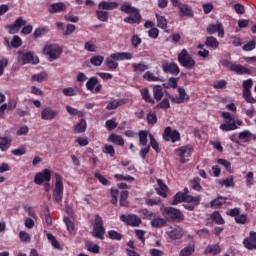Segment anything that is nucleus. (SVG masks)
I'll return each instance as SVG.
<instances>
[{
	"instance_id": "f257e3e1",
	"label": "nucleus",
	"mask_w": 256,
	"mask_h": 256,
	"mask_svg": "<svg viewBox=\"0 0 256 256\" xmlns=\"http://www.w3.org/2000/svg\"><path fill=\"white\" fill-rule=\"evenodd\" d=\"M120 11L122 13H126V15H130L124 18V23H128V25H139L141 23V10L139 8L133 6L131 2H124L121 7Z\"/></svg>"
},
{
	"instance_id": "f03ea898",
	"label": "nucleus",
	"mask_w": 256,
	"mask_h": 256,
	"mask_svg": "<svg viewBox=\"0 0 256 256\" xmlns=\"http://www.w3.org/2000/svg\"><path fill=\"white\" fill-rule=\"evenodd\" d=\"M21 27H23L22 30ZM5 29H7L9 35H15L19 31H21L22 35L33 33V25H27V20L23 19V16L18 17L13 24L6 25Z\"/></svg>"
},
{
	"instance_id": "7ed1b4c3",
	"label": "nucleus",
	"mask_w": 256,
	"mask_h": 256,
	"mask_svg": "<svg viewBox=\"0 0 256 256\" xmlns=\"http://www.w3.org/2000/svg\"><path fill=\"white\" fill-rule=\"evenodd\" d=\"M131 59H133V54L130 52H116L105 59V65L109 71H115L119 67L117 61H131Z\"/></svg>"
},
{
	"instance_id": "20e7f679",
	"label": "nucleus",
	"mask_w": 256,
	"mask_h": 256,
	"mask_svg": "<svg viewBox=\"0 0 256 256\" xmlns=\"http://www.w3.org/2000/svg\"><path fill=\"white\" fill-rule=\"evenodd\" d=\"M222 117L225 119V123L220 125L221 131H235L236 129H239L237 125H243V121L235 120V117L229 112H222Z\"/></svg>"
},
{
	"instance_id": "39448f33",
	"label": "nucleus",
	"mask_w": 256,
	"mask_h": 256,
	"mask_svg": "<svg viewBox=\"0 0 256 256\" xmlns=\"http://www.w3.org/2000/svg\"><path fill=\"white\" fill-rule=\"evenodd\" d=\"M18 54V63L20 65H37L39 63V57L35 56V53L32 51L25 52L23 50H19Z\"/></svg>"
},
{
	"instance_id": "423d86ee",
	"label": "nucleus",
	"mask_w": 256,
	"mask_h": 256,
	"mask_svg": "<svg viewBox=\"0 0 256 256\" xmlns=\"http://www.w3.org/2000/svg\"><path fill=\"white\" fill-rule=\"evenodd\" d=\"M173 7H178V14L179 17H189L190 19H193L195 17V12L193 11V8L189 6L188 4L181 3L179 0H170Z\"/></svg>"
},
{
	"instance_id": "0eeeda50",
	"label": "nucleus",
	"mask_w": 256,
	"mask_h": 256,
	"mask_svg": "<svg viewBox=\"0 0 256 256\" xmlns=\"http://www.w3.org/2000/svg\"><path fill=\"white\" fill-rule=\"evenodd\" d=\"M221 65L223 67H227L229 71H233V73H236L237 75H251V69L241 65V64H233L229 60L224 59L221 60Z\"/></svg>"
},
{
	"instance_id": "6e6552de",
	"label": "nucleus",
	"mask_w": 256,
	"mask_h": 256,
	"mask_svg": "<svg viewBox=\"0 0 256 256\" xmlns=\"http://www.w3.org/2000/svg\"><path fill=\"white\" fill-rule=\"evenodd\" d=\"M178 63H180L181 67H184L185 69H193L195 67V60L189 54L187 49H183L181 53L178 54Z\"/></svg>"
},
{
	"instance_id": "1a4fd4ad",
	"label": "nucleus",
	"mask_w": 256,
	"mask_h": 256,
	"mask_svg": "<svg viewBox=\"0 0 256 256\" xmlns=\"http://www.w3.org/2000/svg\"><path fill=\"white\" fill-rule=\"evenodd\" d=\"M43 53L44 55L49 56V61H55V59H59V57H61L63 49H61L57 44H49L44 47Z\"/></svg>"
},
{
	"instance_id": "9d476101",
	"label": "nucleus",
	"mask_w": 256,
	"mask_h": 256,
	"mask_svg": "<svg viewBox=\"0 0 256 256\" xmlns=\"http://www.w3.org/2000/svg\"><path fill=\"white\" fill-rule=\"evenodd\" d=\"M243 87V99H245L246 103H250L251 105H254L256 103V99L251 96V88L253 87V79L249 78L247 80H244L242 83Z\"/></svg>"
},
{
	"instance_id": "9b49d317",
	"label": "nucleus",
	"mask_w": 256,
	"mask_h": 256,
	"mask_svg": "<svg viewBox=\"0 0 256 256\" xmlns=\"http://www.w3.org/2000/svg\"><path fill=\"white\" fill-rule=\"evenodd\" d=\"M93 237L96 239H105V227L103 226V218L97 214L92 231Z\"/></svg>"
},
{
	"instance_id": "f8f14e48",
	"label": "nucleus",
	"mask_w": 256,
	"mask_h": 256,
	"mask_svg": "<svg viewBox=\"0 0 256 256\" xmlns=\"http://www.w3.org/2000/svg\"><path fill=\"white\" fill-rule=\"evenodd\" d=\"M163 215L166 219H171L172 221L177 222L183 221V219H185L183 212L173 207L164 208Z\"/></svg>"
},
{
	"instance_id": "ddd939ff",
	"label": "nucleus",
	"mask_w": 256,
	"mask_h": 256,
	"mask_svg": "<svg viewBox=\"0 0 256 256\" xmlns=\"http://www.w3.org/2000/svg\"><path fill=\"white\" fill-rule=\"evenodd\" d=\"M53 197L56 203H61V201H63V181L59 174H56V184Z\"/></svg>"
},
{
	"instance_id": "4468645a",
	"label": "nucleus",
	"mask_w": 256,
	"mask_h": 256,
	"mask_svg": "<svg viewBox=\"0 0 256 256\" xmlns=\"http://www.w3.org/2000/svg\"><path fill=\"white\" fill-rule=\"evenodd\" d=\"M120 221L126 223V225H129L130 227H139L142 223L141 218L135 214H122L120 216Z\"/></svg>"
},
{
	"instance_id": "2eb2a0df",
	"label": "nucleus",
	"mask_w": 256,
	"mask_h": 256,
	"mask_svg": "<svg viewBox=\"0 0 256 256\" xmlns=\"http://www.w3.org/2000/svg\"><path fill=\"white\" fill-rule=\"evenodd\" d=\"M164 141H171L172 143H177L181 141V134L177 130L171 129L170 126L166 127L163 133Z\"/></svg>"
},
{
	"instance_id": "dca6fc26",
	"label": "nucleus",
	"mask_w": 256,
	"mask_h": 256,
	"mask_svg": "<svg viewBox=\"0 0 256 256\" xmlns=\"http://www.w3.org/2000/svg\"><path fill=\"white\" fill-rule=\"evenodd\" d=\"M86 89L91 91V93H101L103 86L99 83V78L93 76L88 79L86 82Z\"/></svg>"
},
{
	"instance_id": "f3484780",
	"label": "nucleus",
	"mask_w": 256,
	"mask_h": 256,
	"mask_svg": "<svg viewBox=\"0 0 256 256\" xmlns=\"http://www.w3.org/2000/svg\"><path fill=\"white\" fill-rule=\"evenodd\" d=\"M206 31L208 35H215V33H218V37L221 39L225 37V29L223 28V24L221 22H218L217 24H209Z\"/></svg>"
},
{
	"instance_id": "a211bd4d",
	"label": "nucleus",
	"mask_w": 256,
	"mask_h": 256,
	"mask_svg": "<svg viewBox=\"0 0 256 256\" xmlns=\"http://www.w3.org/2000/svg\"><path fill=\"white\" fill-rule=\"evenodd\" d=\"M162 69L164 73H170L171 75H179V66L175 62L168 63L167 60L162 62Z\"/></svg>"
},
{
	"instance_id": "6ab92c4d",
	"label": "nucleus",
	"mask_w": 256,
	"mask_h": 256,
	"mask_svg": "<svg viewBox=\"0 0 256 256\" xmlns=\"http://www.w3.org/2000/svg\"><path fill=\"white\" fill-rule=\"evenodd\" d=\"M59 115V112L57 110H53L51 107H46L42 109L41 111V119L43 121H53L55 117Z\"/></svg>"
},
{
	"instance_id": "aec40b11",
	"label": "nucleus",
	"mask_w": 256,
	"mask_h": 256,
	"mask_svg": "<svg viewBox=\"0 0 256 256\" xmlns=\"http://www.w3.org/2000/svg\"><path fill=\"white\" fill-rule=\"evenodd\" d=\"M45 181H51V170L45 169L44 171L36 174L34 178V183L36 185H42Z\"/></svg>"
},
{
	"instance_id": "412c9836",
	"label": "nucleus",
	"mask_w": 256,
	"mask_h": 256,
	"mask_svg": "<svg viewBox=\"0 0 256 256\" xmlns=\"http://www.w3.org/2000/svg\"><path fill=\"white\" fill-rule=\"evenodd\" d=\"M193 151V146L186 145L176 149L175 155H177V157H180V159H185V157H191V155H193Z\"/></svg>"
},
{
	"instance_id": "4be33fe9",
	"label": "nucleus",
	"mask_w": 256,
	"mask_h": 256,
	"mask_svg": "<svg viewBox=\"0 0 256 256\" xmlns=\"http://www.w3.org/2000/svg\"><path fill=\"white\" fill-rule=\"evenodd\" d=\"M243 245L250 251L256 249V232H250L249 237L244 239Z\"/></svg>"
},
{
	"instance_id": "5701e85b",
	"label": "nucleus",
	"mask_w": 256,
	"mask_h": 256,
	"mask_svg": "<svg viewBox=\"0 0 256 256\" xmlns=\"http://www.w3.org/2000/svg\"><path fill=\"white\" fill-rule=\"evenodd\" d=\"M67 5L63 2H57L53 3L49 6L48 11L50 13H63V11H66Z\"/></svg>"
},
{
	"instance_id": "b1692460",
	"label": "nucleus",
	"mask_w": 256,
	"mask_h": 256,
	"mask_svg": "<svg viewBox=\"0 0 256 256\" xmlns=\"http://www.w3.org/2000/svg\"><path fill=\"white\" fill-rule=\"evenodd\" d=\"M12 142L13 138L11 136H0V151H7Z\"/></svg>"
},
{
	"instance_id": "393cba45",
	"label": "nucleus",
	"mask_w": 256,
	"mask_h": 256,
	"mask_svg": "<svg viewBox=\"0 0 256 256\" xmlns=\"http://www.w3.org/2000/svg\"><path fill=\"white\" fill-rule=\"evenodd\" d=\"M118 7L119 3L117 2L102 1L98 4V9H102L103 11H113V9H117Z\"/></svg>"
},
{
	"instance_id": "a878e982",
	"label": "nucleus",
	"mask_w": 256,
	"mask_h": 256,
	"mask_svg": "<svg viewBox=\"0 0 256 256\" xmlns=\"http://www.w3.org/2000/svg\"><path fill=\"white\" fill-rule=\"evenodd\" d=\"M158 187L155 188V191L160 197H167V191H169V188L165 183H163V180L158 179L157 180Z\"/></svg>"
},
{
	"instance_id": "bb28decb",
	"label": "nucleus",
	"mask_w": 256,
	"mask_h": 256,
	"mask_svg": "<svg viewBox=\"0 0 256 256\" xmlns=\"http://www.w3.org/2000/svg\"><path fill=\"white\" fill-rule=\"evenodd\" d=\"M125 103H127L125 99H114L107 104L106 109L107 111H114V109L121 107V105H125Z\"/></svg>"
},
{
	"instance_id": "cd10ccee",
	"label": "nucleus",
	"mask_w": 256,
	"mask_h": 256,
	"mask_svg": "<svg viewBox=\"0 0 256 256\" xmlns=\"http://www.w3.org/2000/svg\"><path fill=\"white\" fill-rule=\"evenodd\" d=\"M140 95L143 101H145V103H150V105H155V99L151 97V94L149 93V88L141 89Z\"/></svg>"
},
{
	"instance_id": "c85d7f7f",
	"label": "nucleus",
	"mask_w": 256,
	"mask_h": 256,
	"mask_svg": "<svg viewBox=\"0 0 256 256\" xmlns=\"http://www.w3.org/2000/svg\"><path fill=\"white\" fill-rule=\"evenodd\" d=\"M205 45L206 47H208V49H218L219 48V40H217V38L213 37V36H208L206 38L205 41Z\"/></svg>"
},
{
	"instance_id": "c756f323",
	"label": "nucleus",
	"mask_w": 256,
	"mask_h": 256,
	"mask_svg": "<svg viewBox=\"0 0 256 256\" xmlns=\"http://www.w3.org/2000/svg\"><path fill=\"white\" fill-rule=\"evenodd\" d=\"M205 255H219L221 253V247L218 244L209 245L204 251Z\"/></svg>"
},
{
	"instance_id": "7c9ffc66",
	"label": "nucleus",
	"mask_w": 256,
	"mask_h": 256,
	"mask_svg": "<svg viewBox=\"0 0 256 256\" xmlns=\"http://www.w3.org/2000/svg\"><path fill=\"white\" fill-rule=\"evenodd\" d=\"M75 133H85L87 131V120L82 118L75 126H74Z\"/></svg>"
},
{
	"instance_id": "2f4dec72",
	"label": "nucleus",
	"mask_w": 256,
	"mask_h": 256,
	"mask_svg": "<svg viewBox=\"0 0 256 256\" xmlns=\"http://www.w3.org/2000/svg\"><path fill=\"white\" fill-rule=\"evenodd\" d=\"M64 97H75L79 93V87H67L62 89Z\"/></svg>"
},
{
	"instance_id": "473e14b6",
	"label": "nucleus",
	"mask_w": 256,
	"mask_h": 256,
	"mask_svg": "<svg viewBox=\"0 0 256 256\" xmlns=\"http://www.w3.org/2000/svg\"><path fill=\"white\" fill-rule=\"evenodd\" d=\"M168 237H170V239H181V237H183V230L179 227L172 229L171 231L167 232Z\"/></svg>"
},
{
	"instance_id": "72a5a7b5",
	"label": "nucleus",
	"mask_w": 256,
	"mask_h": 256,
	"mask_svg": "<svg viewBox=\"0 0 256 256\" xmlns=\"http://www.w3.org/2000/svg\"><path fill=\"white\" fill-rule=\"evenodd\" d=\"M47 33H49V26L39 27L35 29L33 37H35V39H39V37H43L47 35Z\"/></svg>"
},
{
	"instance_id": "f704fd0d",
	"label": "nucleus",
	"mask_w": 256,
	"mask_h": 256,
	"mask_svg": "<svg viewBox=\"0 0 256 256\" xmlns=\"http://www.w3.org/2000/svg\"><path fill=\"white\" fill-rule=\"evenodd\" d=\"M253 137V134L249 130H244L238 134V139L244 143H249Z\"/></svg>"
},
{
	"instance_id": "c9c22d12",
	"label": "nucleus",
	"mask_w": 256,
	"mask_h": 256,
	"mask_svg": "<svg viewBox=\"0 0 256 256\" xmlns=\"http://www.w3.org/2000/svg\"><path fill=\"white\" fill-rule=\"evenodd\" d=\"M109 141H111V143H114V145H120L121 147L125 145V140L121 135L111 134L109 136Z\"/></svg>"
},
{
	"instance_id": "e433bc0d",
	"label": "nucleus",
	"mask_w": 256,
	"mask_h": 256,
	"mask_svg": "<svg viewBox=\"0 0 256 256\" xmlns=\"http://www.w3.org/2000/svg\"><path fill=\"white\" fill-rule=\"evenodd\" d=\"M66 111L71 115V117H85V112L79 111L77 108L72 106H66Z\"/></svg>"
},
{
	"instance_id": "4c0bfd02",
	"label": "nucleus",
	"mask_w": 256,
	"mask_h": 256,
	"mask_svg": "<svg viewBox=\"0 0 256 256\" xmlns=\"http://www.w3.org/2000/svg\"><path fill=\"white\" fill-rule=\"evenodd\" d=\"M103 61H105V57L101 55L92 56L90 58L91 65H94V67H101L103 65Z\"/></svg>"
},
{
	"instance_id": "58836bf2",
	"label": "nucleus",
	"mask_w": 256,
	"mask_h": 256,
	"mask_svg": "<svg viewBox=\"0 0 256 256\" xmlns=\"http://www.w3.org/2000/svg\"><path fill=\"white\" fill-rule=\"evenodd\" d=\"M153 95L156 101H161L163 99V87L161 85L154 86Z\"/></svg>"
},
{
	"instance_id": "ea45409f",
	"label": "nucleus",
	"mask_w": 256,
	"mask_h": 256,
	"mask_svg": "<svg viewBox=\"0 0 256 256\" xmlns=\"http://www.w3.org/2000/svg\"><path fill=\"white\" fill-rule=\"evenodd\" d=\"M156 21L157 27H159V29H167V18H165V16L156 14Z\"/></svg>"
},
{
	"instance_id": "a19ab883",
	"label": "nucleus",
	"mask_w": 256,
	"mask_h": 256,
	"mask_svg": "<svg viewBox=\"0 0 256 256\" xmlns=\"http://www.w3.org/2000/svg\"><path fill=\"white\" fill-rule=\"evenodd\" d=\"M127 199H129V191L123 190L120 194V206L121 207H127V205H129V201H127Z\"/></svg>"
},
{
	"instance_id": "79ce46f5",
	"label": "nucleus",
	"mask_w": 256,
	"mask_h": 256,
	"mask_svg": "<svg viewBox=\"0 0 256 256\" xmlns=\"http://www.w3.org/2000/svg\"><path fill=\"white\" fill-rule=\"evenodd\" d=\"M98 21H102L103 23H107L109 21V12L107 11H96Z\"/></svg>"
},
{
	"instance_id": "37998d69",
	"label": "nucleus",
	"mask_w": 256,
	"mask_h": 256,
	"mask_svg": "<svg viewBox=\"0 0 256 256\" xmlns=\"http://www.w3.org/2000/svg\"><path fill=\"white\" fill-rule=\"evenodd\" d=\"M146 121L148 125H155L157 123V112L155 111L148 112L146 116Z\"/></svg>"
},
{
	"instance_id": "c03bdc74",
	"label": "nucleus",
	"mask_w": 256,
	"mask_h": 256,
	"mask_svg": "<svg viewBox=\"0 0 256 256\" xmlns=\"http://www.w3.org/2000/svg\"><path fill=\"white\" fill-rule=\"evenodd\" d=\"M132 67L135 73H143V71H147V69H149V65L143 63H133Z\"/></svg>"
},
{
	"instance_id": "a18cd8bd",
	"label": "nucleus",
	"mask_w": 256,
	"mask_h": 256,
	"mask_svg": "<svg viewBox=\"0 0 256 256\" xmlns=\"http://www.w3.org/2000/svg\"><path fill=\"white\" fill-rule=\"evenodd\" d=\"M210 217L212 221H214L217 225H225V220L223 219V217H221V214H219V212H213Z\"/></svg>"
},
{
	"instance_id": "49530a36",
	"label": "nucleus",
	"mask_w": 256,
	"mask_h": 256,
	"mask_svg": "<svg viewBox=\"0 0 256 256\" xmlns=\"http://www.w3.org/2000/svg\"><path fill=\"white\" fill-rule=\"evenodd\" d=\"M147 135H148L147 130H141L138 132L139 143L143 147L147 146Z\"/></svg>"
},
{
	"instance_id": "de8ad7c7",
	"label": "nucleus",
	"mask_w": 256,
	"mask_h": 256,
	"mask_svg": "<svg viewBox=\"0 0 256 256\" xmlns=\"http://www.w3.org/2000/svg\"><path fill=\"white\" fill-rule=\"evenodd\" d=\"M139 215L141 219H148L151 220L153 219V212L151 210H148L147 208H143L139 211Z\"/></svg>"
},
{
	"instance_id": "09e8293b",
	"label": "nucleus",
	"mask_w": 256,
	"mask_h": 256,
	"mask_svg": "<svg viewBox=\"0 0 256 256\" xmlns=\"http://www.w3.org/2000/svg\"><path fill=\"white\" fill-rule=\"evenodd\" d=\"M23 45V40H21V37L18 35L13 36L12 41L10 43V47H13L14 49H19Z\"/></svg>"
},
{
	"instance_id": "8fccbe9b",
	"label": "nucleus",
	"mask_w": 256,
	"mask_h": 256,
	"mask_svg": "<svg viewBox=\"0 0 256 256\" xmlns=\"http://www.w3.org/2000/svg\"><path fill=\"white\" fill-rule=\"evenodd\" d=\"M108 237L109 239H111L112 241H121L123 239V234L115 231V230H110L108 232Z\"/></svg>"
},
{
	"instance_id": "3c124183",
	"label": "nucleus",
	"mask_w": 256,
	"mask_h": 256,
	"mask_svg": "<svg viewBox=\"0 0 256 256\" xmlns=\"http://www.w3.org/2000/svg\"><path fill=\"white\" fill-rule=\"evenodd\" d=\"M143 79H144L145 81H149V82L161 81V79L159 78V76L153 75V73H152L151 71H147V72L143 75Z\"/></svg>"
},
{
	"instance_id": "603ef678",
	"label": "nucleus",
	"mask_w": 256,
	"mask_h": 256,
	"mask_svg": "<svg viewBox=\"0 0 256 256\" xmlns=\"http://www.w3.org/2000/svg\"><path fill=\"white\" fill-rule=\"evenodd\" d=\"M48 75L45 72H41L38 74H34L32 76V81H37V83H43V81H47Z\"/></svg>"
},
{
	"instance_id": "864d4df0",
	"label": "nucleus",
	"mask_w": 256,
	"mask_h": 256,
	"mask_svg": "<svg viewBox=\"0 0 256 256\" xmlns=\"http://www.w3.org/2000/svg\"><path fill=\"white\" fill-rule=\"evenodd\" d=\"M149 139H150V146L152 147V149H154L156 153H160L161 148H159V143L155 139V136H153V134H149Z\"/></svg>"
},
{
	"instance_id": "5fc2aeb1",
	"label": "nucleus",
	"mask_w": 256,
	"mask_h": 256,
	"mask_svg": "<svg viewBox=\"0 0 256 256\" xmlns=\"http://www.w3.org/2000/svg\"><path fill=\"white\" fill-rule=\"evenodd\" d=\"M154 109H171V104L169 103V99L164 98L160 103H158Z\"/></svg>"
},
{
	"instance_id": "6e6d98bb",
	"label": "nucleus",
	"mask_w": 256,
	"mask_h": 256,
	"mask_svg": "<svg viewBox=\"0 0 256 256\" xmlns=\"http://www.w3.org/2000/svg\"><path fill=\"white\" fill-rule=\"evenodd\" d=\"M201 201V196H196V197H193L191 195H184V202L185 203H193L195 205H197L199 202Z\"/></svg>"
},
{
	"instance_id": "4d7b16f0",
	"label": "nucleus",
	"mask_w": 256,
	"mask_h": 256,
	"mask_svg": "<svg viewBox=\"0 0 256 256\" xmlns=\"http://www.w3.org/2000/svg\"><path fill=\"white\" fill-rule=\"evenodd\" d=\"M185 200V194L183 192H178L174 195V200L171 205H179V203H183Z\"/></svg>"
},
{
	"instance_id": "13d9d810",
	"label": "nucleus",
	"mask_w": 256,
	"mask_h": 256,
	"mask_svg": "<svg viewBox=\"0 0 256 256\" xmlns=\"http://www.w3.org/2000/svg\"><path fill=\"white\" fill-rule=\"evenodd\" d=\"M151 225L152 227L159 229V227H163V225H165V219L159 217L153 218Z\"/></svg>"
},
{
	"instance_id": "bf43d9fd",
	"label": "nucleus",
	"mask_w": 256,
	"mask_h": 256,
	"mask_svg": "<svg viewBox=\"0 0 256 256\" xmlns=\"http://www.w3.org/2000/svg\"><path fill=\"white\" fill-rule=\"evenodd\" d=\"M225 201H227V198H224L222 196H219L218 198H216L215 200H213L210 205L211 207H216L219 208L221 207V205L225 204Z\"/></svg>"
},
{
	"instance_id": "052dcab7",
	"label": "nucleus",
	"mask_w": 256,
	"mask_h": 256,
	"mask_svg": "<svg viewBox=\"0 0 256 256\" xmlns=\"http://www.w3.org/2000/svg\"><path fill=\"white\" fill-rule=\"evenodd\" d=\"M195 253V248L193 246H187L182 249L179 256H191Z\"/></svg>"
},
{
	"instance_id": "680f3d73",
	"label": "nucleus",
	"mask_w": 256,
	"mask_h": 256,
	"mask_svg": "<svg viewBox=\"0 0 256 256\" xmlns=\"http://www.w3.org/2000/svg\"><path fill=\"white\" fill-rule=\"evenodd\" d=\"M179 98L182 103H185V101H189L190 97L187 95V92L184 90V88H178Z\"/></svg>"
},
{
	"instance_id": "e2e57ef3",
	"label": "nucleus",
	"mask_w": 256,
	"mask_h": 256,
	"mask_svg": "<svg viewBox=\"0 0 256 256\" xmlns=\"http://www.w3.org/2000/svg\"><path fill=\"white\" fill-rule=\"evenodd\" d=\"M19 238L21 241H23V243H29L31 241V235H29V233L26 231H20Z\"/></svg>"
},
{
	"instance_id": "0e129e2a",
	"label": "nucleus",
	"mask_w": 256,
	"mask_h": 256,
	"mask_svg": "<svg viewBox=\"0 0 256 256\" xmlns=\"http://www.w3.org/2000/svg\"><path fill=\"white\" fill-rule=\"evenodd\" d=\"M143 40H141V38L137 35H133L131 38V43H132V47H134V49H137V47H139V45H141Z\"/></svg>"
},
{
	"instance_id": "69168bd1",
	"label": "nucleus",
	"mask_w": 256,
	"mask_h": 256,
	"mask_svg": "<svg viewBox=\"0 0 256 256\" xmlns=\"http://www.w3.org/2000/svg\"><path fill=\"white\" fill-rule=\"evenodd\" d=\"M105 125L108 131H113V129H117V122H115V120L113 119L107 120Z\"/></svg>"
},
{
	"instance_id": "338daca9",
	"label": "nucleus",
	"mask_w": 256,
	"mask_h": 256,
	"mask_svg": "<svg viewBox=\"0 0 256 256\" xmlns=\"http://www.w3.org/2000/svg\"><path fill=\"white\" fill-rule=\"evenodd\" d=\"M148 37H150L151 39H158L159 38V29H157L156 27L151 28L148 31Z\"/></svg>"
},
{
	"instance_id": "774afa93",
	"label": "nucleus",
	"mask_w": 256,
	"mask_h": 256,
	"mask_svg": "<svg viewBox=\"0 0 256 256\" xmlns=\"http://www.w3.org/2000/svg\"><path fill=\"white\" fill-rule=\"evenodd\" d=\"M255 47H256V43L254 40H252V41H249L248 43H246L242 47V49H243V51H253V49H255Z\"/></svg>"
}]
</instances>
